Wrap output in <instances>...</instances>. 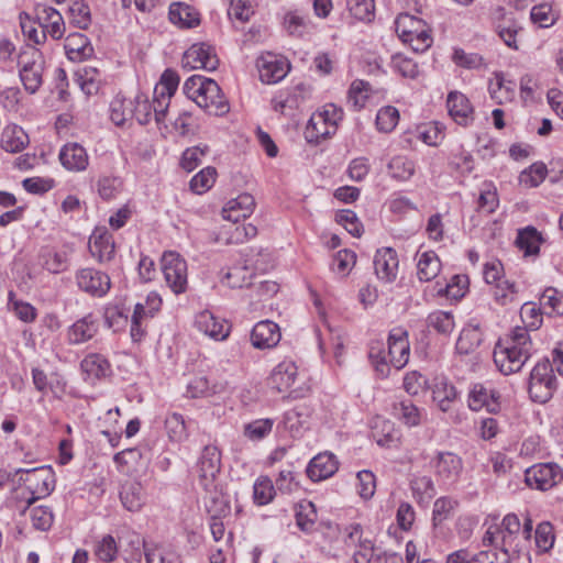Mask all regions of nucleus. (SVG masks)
Wrapping results in <instances>:
<instances>
[{"label": "nucleus", "mask_w": 563, "mask_h": 563, "mask_svg": "<svg viewBox=\"0 0 563 563\" xmlns=\"http://www.w3.org/2000/svg\"><path fill=\"white\" fill-rule=\"evenodd\" d=\"M410 355V343L408 332L401 327L390 330L387 339V350L379 340L372 341L369 344L368 357L375 369L387 377L390 366L401 369L406 366Z\"/></svg>", "instance_id": "f257e3e1"}, {"label": "nucleus", "mask_w": 563, "mask_h": 563, "mask_svg": "<svg viewBox=\"0 0 563 563\" xmlns=\"http://www.w3.org/2000/svg\"><path fill=\"white\" fill-rule=\"evenodd\" d=\"M532 353V341L527 328L515 327L499 340L494 349V362L499 371L509 375L519 372Z\"/></svg>", "instance_id": "f03ea898"}, {"label": "nucleus", "mask_w": 563, "mask_h": 563, "mask_svg": "<svg viewBox=\"0 0 563 563\" xmlns=\"http://www.w3.org/2000/svg\"><path fill=\"white\" fill-rule=\"evenodd\" d=\"M15 475H20L19 482L24 484L27 493V496H22L26 501L22 512L36 500L48 496L55 488V474L51 466L18 468Z\"/></svg>", "instance_id": "7ed1b4c3"}, {"label": "nucleus", "mask_w": 563, "mask_h": 563, "mask_svg": "<svg viewBox=\"0 0 563 563\" xmlns=\"http://www.w3.org/2000/svg\"><path fill=\"white\" fill-rule=\"evenodd\" d=\"M395 31L399 38L410 45L417 52L427 51L432 44L430 31L426 27L422 20L401 13L395 20Z\"/></svg>", "instance_id": "20e7f679"}, {"label": "nucleus", "mask_w": 563, "mask_h": 563, "mask_svg": "<svg viewBox=\"0 0 563 563\" xmlns=\"http://www.w3.org/2000/svg\"><path fill=\"white\" fill-rule=\"evenodd\" d=\"M558 387V380L553 373V365L549 360H543L534 365L530 373L528 391L530 398L540 404L549 401Z\"/></svg>", "instance_id": "39448f33"}, {"label": "nucleus", "mask_w": 563, "mask_h": 563, "mask_svg": "<svg viewBox=\"0 0 563 563\" xmlns=\"http://www.w3.org/2000/svg\"><path fill=\"white\" fill-rule=\"evenodd\" d=\"M162 271L168 287L176 294L187 288V263L176 252H165L162 256Z\"/></svg>", "instance_id": "423d86ee"}, {"label": "nucleus", "mask_w": 563, "mask_h": 563, "mask_svg": "<svg viewBox=\"0 0 563 563\" xmlns=\"http://www.w3.org/2000/svg\"><path fill=\"white\" fill-rule=\"evenodd\" d=\"M199 483L205 490L212 493L217 488L216 479L221 468V452L216 445H206L199 456Z\"/></svg>", "instance_id": "0eeeda50"}, {"label": "nucleus", "mask_w": 563, "mask_h": 563, "mask_svg": "<svg viewBox=\"0 0 563 563\" xmlns=\"http://www.w3.org/2000/svg\"><path fill=\"white\" fill-rule=\"evenodd\" d=\"M525 479L530 487L548 490L563 481V471L556 463H538L527 468Z\"/></svg>", "instance_id": "6e6552de"}, {"label": "nucleus", "mask_w": 563, "mask_h": 563, "mask_svg": "<svg viewBox=\"0 0 563 563\" xmlns=\"http://www.w3.org/2000/svg\"><path fill=\"white\" fill-rule=\"evenodd\" d=\"M75 279L81 291L97 298L104 297L111 288L109 275L90 267L78 269Z\"/></svg>", "instance_id": "1a4fd4ad"}, {"label": "nucleus", "mask_w": 563, "mask_h": 563, "mask_svg": "<svg viewBox=\"0 0 563 563\" xmlns=\"http://www.w3.org/2000/svg\"><path fill=\"white\" fill-rule=\"evenodd\" d=\"M181 63L184 67L189 69L211 71L217 69L219 59L212 46L206 43H197L185 52Z\"/></svg>", "instance_id": "9d476101"}, {"label": "nucleus", "mask_w": 563, "mask_h": 563, "mask_svg": "<svg viewBox=\"0 0 563 563\" xmlns=\"http://www.w3.org/2000/svg\"><path fill=\"white\" fill-rule=\"evenodd\" d=\"M438 481L450 484L457 481L462 470V459L452 452H439L432 460Z\"/></svg>", "instance_id": "9b49d317"}, {"label": "nucleus", "mask_w": 563, "mask_h": 563, "mask_svg": "<svg viewBox=\"0 0 563 563\" xmlns=\"http://www.w3.org/2000/svg\"><path fill=\"white\" fill-rule=\"evenodd\" d=\"M256 66L260 79L264 84H276L284 79L290 69L289 63L285 58H280L274 54L261 56Z\"/></svg>", "instance_id": "f8f14e48"}, {"label": "nucleus", "mask_w": 563, "mask_h": 563, "mask_svg": "<svg viewBox=\"0 0 563 563\" xmlns=\"http://www.w3.org/2000/svg\"><path fill=\"white\" fill-rule=\"evenodd\" d=\"M450 117L459 125L467 126L474 121V109L468 98L460 91H450L446 97Z\"/></svg>", "instance_id": "ddd939ff"}, {"label": "nucleus", "mask_w": 563, "mask_h": 563, "mask_svg": "<svg viewBox=\"0 0 563 563\" xmlns=\"http://www.w3.org/2000/svg\"><path fill=\"white\" fill-rule=\"evenodd\" d=\"M398 255L391 247H383L376 251L374 256V269L378 279L391 283L398 273Z\"/></svg>", "instance_id": "4468645a"}, {"label": "nucleus", "mask_w": 563, "mask_h": 563, "mask_svg": "<svg viewBox=\"0 0 563 563\" xmlns=\"http://www.w3.org/2000/svg\"><path fill=\"white\" fill-rule=\"evenodd\" d=\"M195 325L205 335L216 341H223L230 334L229 323L224 319L217 318L208 310L196 316Z\"/></svg>", "instance_id": "2eb2a0df"}, {"label": "nucleus", "mask_w": 563, "mask_h": 563, "mask_svg": "<svg viewBox=\"0 0 563 563\" xmlns=\"http://www.w3.org/2000/svg\"><path fill=\"white\" fill-rule=\"evenodd\" d=\"M468 407L473 411L485 408L488 412H497L500 408L499 394L483 384H474L468 393Z\"/></svg>", "instance_id": "dca6fc26"}, {"label": "nucleus", "mask_w": 563, "mask_h": 563, "mask_svg": "<svg viewBox=\"0 0 563 563\" xmlns=\"http://www.w3.org/2000/svg\"><path fill=\"white\" fill-rule=\"evenodd\" d=\"M197 106L213 115H222L229 111V103L222 95L221 88L213 79L207 81L203 95L198 99Z\"/></svg>", "instance_id": "f3484780"}, {"label": "nucleus", "mask_w": 563, "mask_h": 563, "mask_svg": "<svg viewBox=\"0 0 563 563\" xmlns=\"http://www.w3.org/2000/svg\"><path fill=\"white\" fill-rule=\"evenodd\" d=\"M282 334L277 323L271 320L257 322L251 332V342L255 349H272L278 344Z\"/></svg>", "instance_id": "a211bd4d"}, {"label": "nucleus", "mask_w": 563, "mask_h": 563, "mask_svg": "<svg viewBox=\"0 0 563 563\" xmlns=\"http://www.w3.org/2000/svg\"><path fill=\"white\" fill-rule=\"evenodd\" d=\"M339 468L334 454L323 452L316 455L308 464L306 473L312 482H320L331 477Z\"/></svg>", "instance_id": "6ab92c4d"}, {"label": "nucleus", "mask_w": 563, "mask_h": 563, "mask_svg": "<svg viewBox=\"0 0 563 563\" xmlns=\"http://www.w3.org/2000/svg\"><path fill=\"white\" fill-rule=\"evenodd\" d=\"M89 251L100 264L110 262L115 254L112 234L107 230H96L89 239Z\"/></svg>", "instance_id": "aec40b11"}, {"label": "nucleus", "mask_w": 563, "mask_h": 563, "mask_svg": "<svg viewBox=\"0 0 563 563\" xmlns=\"http://www.w3.org/2000/svg\"><path fill=\"white\" fill-rule=\"evenodd\" d=\"M59 162L69 172H84L88 167L89 156L79 143H67L59 152Z\"/></svg>", "instance_id": "412c9836"}, {"label": "nucleus", "mask_w": 563, "mask_h": 563, "mask_svg": "<svg viewBox=\"0 0 563 563\" xmlns=\"http://www.w3.org/2000/svg\"><path fill=\"white\" fill-rule=\"evenodd\" d=\"M98 329V321L92 313H88L68 328L67 340L74 345L86 343L97 334Z\"/></svg>", "instance_id": "4be33fe9"}, {"label": "nucleus", "mask_w": 563, "mask_h": 563, "mask_svg": "<svg viewBox=\"0 0 563 563\" xmlns=\"http://www.w3.org/2000/svg\"><path fill=\"white\" fill-rule=\"evenodd\" d=\"M64 48L67 57L73 62H82L93 54V47L89 38L77 32L65 38Z\"/></svg>", "instance_id": "5701e85b"}, {"label": "nucleus", "mask_w": 563, "mask_h": 563, "mask_svg": "<svg viewBox=\"0 0 563 563\" xmlns=\"http://www.w3.org/2000/svg\"><path fill=\"white\" fill-rule=\"evenodd\" d=\"M374 543L368 540H360L358 550L354 553L355 563H401L402 558L397 553L384 552L383 554L374 553Z\"/></svg>", "instance_id": "b1692460"}, {"label": "nucleus", "mask_w": 563, "mask_h": 563, "mask_svg": "<svg viewBox=\"0 0 563 563\" xmlns=\"http://www.w3.org/2000/svg\"><path fill=\"white\" fill-rule=\"evenodd\" d=\"M80 368L86 376L85 379L90 382L103 378L111 373L109 361L98 353L86 355L80 363Z\"/></svg>", "instance_id": "393cba45"}, {"label": "nucleus", "mask_w": 563, "mask_h": 563, "mask_svg": "<svg viewBox=\"0 0 563 563\" xmlns=\"http://www.w3.org/2000/svg\"><path fill=\"white\" fill-rule=\"evenodd\" d=\"M544 242L542 233L534 227L528 225L519 229L515 241L516 246L525 256H536L540 252V245Z\"/></svg>", "instance_id": "a878e982"}, {"label": "nucleus", "mask_w": 563, "mask_h": 563, "mask_svg": "<svg viewBox=\"0 0 563 563\" xmlns=\"http://www.w3.org/2000/svg\"><path fill=\"white\" fill-rule=\"evenodd\" d=\"M30 143L29 135L24 130L16 125H7L1 135V147L9 153H19L23 151Z\"/></svg>", "instance_id": "bb28decb"}, {"label": "nucleus", "mask_w": 563, "mask_h": 563, "mask_svg": "<svg viewBox=\"0 0 563 563\" xmlns=\"http://www.w3.org/2000/svg\"><path fill=\"white\" fill-rule=\"evenodd\" d=\"M297 366L291 361H283L272 372L271 385L279 393L289 389L297 377Z\"/></svg>", "instance_id": "cd10ccee"}, {"label": "nucleus", "mask_w": 563, "mask_h": 563, "mask_svg": "<svg viewBox=\"0 0 563 563\" xmlns=\"http://www.w3.org/2000/svg\"><path fill=\"white\" fill-rule=\"evenodd\" d=\"M169 21L180 29H191L199 24V14L190 5L181 2L172 3L168 12Z\"/></svg>", "instance_id": "c85d7f7f"}, {"label": "nucleus", "mask_w": 563, "mask_h": 563, "mask_svg": "<svg viewBox=\"0 0 563 563\" xmlns=\"http://www.w3.org/2000/svg\"><path fill=\"white\" fill-rule=\"evenodd\" d=\"M120 499L129 511H139L145 504V493L141 483L128 481L122 485Z\"/></svg>", "instance_id": "c756f323"}, {"label": "nucleus", "mask_w": 563, "mask_h": 563, "mask_svg": "<svg viewBox=\"0 0 563 563\" xmlns=\"http://www.w3.org/2000/svg\"><path fill=\"white\" fill-rule=\"evenodd\" d=\"M483 341V333L478 324H467L460 333L456 341V351L460 354H470L474 352Z\"/></svg>", "instance_id": "7c9ffc66"}, {"label": "nucleus", "mask_w": 563, "mask_h": 563, "mask_svg": "<svg viewBox=\"0 0 563 563\" xmlns=\"http://www.w3.org/2000/svg\"><path fill=\"white\" fill-rule=\"evenodd\" d=\"M295 517L298 528L303 532L312 531L318 519L316 506L310 500H301L295 506Z\"/></svg>", "instance_id": "2f4dec72"}, {"label": "nucleus", "mask_w": 563, "mask_h": 563, "mask_svg": "<svg viewBox=\"0 0 563 563\" xmlns=\"http://www.w3.org/2000/svg\"><path fill=\"white\" fill-rule=\"evenodd\" d=\"M253 273L246 265H234L227 269L221 283L230 288H243L252 284Z\"/></svg>", "instance_id": "473e14b6"}, {"label": "nucleus", "mask_w": 563, "mask_h": 563, "mask_svg": "<svg viewBox=\"0 0 563 563\" xmlns=\"http://www.w3.org/2000/svg\"><path fill=\"white\" fill-rule=\"evenodd\" d=\"M441 263L438 255L430 251L422 253L417 263V276L421 282H430L438 276Z\"/></svg>", "instance_id": "72a5a7b5"}, {"label": "nucleus", "mask_w": 563, "mask_h": 563, "mask_svg": "<svg viewBox=\"0 0 563 563\" xmlns=\"http://www.w3.org/2000/svg\"><path fill=\"white\" fill-rule=\"evenodd\" d=\"M499 538L501 539V550L508 551L517 538L521 523L517 515L508 514L504 517L500 525H497Z\"/></svg>", "instance_id": "f704fd0d"}, {"label": "nucleus", "mask_w": 563, "mask_h": 563, "mask_svg": "<svg viewBox=\"0 0 563 563\" xmlns=\"http://www.w3.org/2000/svg\"><path fill=\"white\" fill-rule=\"evenodd\" d=\"M332 132H330V128L324 122L321 114L314 112L310 117L308 124L305 129V139L308 143H319L321 140L330 137Z\"/></svg>", "instance_id": "c9c22d12"}, {"label": "nucleus", "mask_w": 563, "mask_h": 563, "mask_svg": "<svg viewBox=\"0 0 563 563\" xmlns=\"http://www.w3.org/2000/svg\"><path fill=\"white\" fill-rule=\"evenodd\" d=\"M118 544L111 534L103 536L100 540L96 541L93 547V555L102 563H111L118 556Z\"/></svg>", "instance_id": "e433bc0d"}, {"label": "nucleus", "mask_w": 563, "mask_h": 563, "mask_svg": "<svg viewBox=\"0 0 563 563\" xmlns=\"http://www.w3.org/2000/svg\"><path fill=\"white\" fill-rule=\"evenodd\" d=\"M77 79L81 90L88 95H96L101 82L100 73L97 68L84 66L77 71Z\"/></svg>", "instance_id": "4c0bfd02"}, {"label": "nucleus", "mask_w": 563, "mask_h": 563, "mask_svg": "<svg viewBox=\"0 0 563 563\" xmlns=\"http://www.w3.org/2000/svg\"><path fill=\"white\" fill-rule=\"evenodd\" d=\"M129 309L119 305H109L104 309V322L114 332L124 329L129 322Z\"/></svg>", "instance_id": "58836bf2"}, {"label": "nucleus", "mask_w": 563, "mask_h": 563, "mask_svg": "<svg viewBox=\"0 0 563 563\" xmlns=\"http://www.w3.org/2000/svg\"><path fill=\"white\" fill-rule=\"evenodd\" d=\"M410 487L419 504H428L437 494L433 481L429 476L415 477Z\"/></svg>", "instance_id": "ea45409f"}, {"label": "nucleus", "mask_w": 563, "mask_h": 563, "mask_svg": "<svg viewBox=\"0 0 563 563\" xmlns=\"http://www.w3.org/2000/svg\"><path fill=\"white\" fill-rule=\"evenodd\" d=\"M456 396L455 387L446 380H439L433 388V400L437 401L440 410L443 412L451 409V405Z\"/></svg>", "instance_id": "a19ab883"}, {"label": "nucleus", "mask_w": 563, "mask_h": 563, "mask_svg": "<svg viewBox=\"0 0 563 563\" xmlns=\"http://www.w3.org/2000/svg\"><path fill=\"white\" fill-rule=\"evenodd\" d=\"M389 175L397 180H408L415 174V163L406 156H395L388 164Z\"/></svg>", "instance_id": "79ce46f5"}, {"label": "nucleus", "mask_w": 563, "mask_h": 563, "mask_svg": "<svg viewBox=\"0 0 563 563\" xmlns=\"http://www.w3.org/2000/svg\"><path fill=\"white\" fill-rule=\"evenodd\" d=\"M427 324L443 335H449L455 327L453 314L442 310L431 312L427 318Z\"/></svg>", "instance_id": "37998d69"}, {"label": "nucleus", "mask_w": 563, "mask_h": 563, "mask_svg": "<svg viewBox=\"0 0 563 563\" xmlns=\"http://www.w3.org/2000/svg\"><path fill=\"white\" fill-rule=\"evenodd\" d=\"M543 313L544 310L534 302L523 303L520 309V318L525 324L522 328H527L528 332L538 330L542 325Z\"/></svg>", "instance_id": "c03bdc74"}, {"label": "nucleus", "mask_w": 563, "mask_h": 563, "mask_svg": "<svg viewBox=\"0 0 563 563\" xmlns=\"http://www.w3.org/2000/svg\"><path fill=\"white\" fill-rule=\"evenodd\" d=\"M275 421L271 418L256 419L244 426V435L251 441H261L273 430Z\"/></svg>", "instance_id": "a18cd8bd"}, {"label": "nucleus", "mask_w": 563, "mask_h": 563, "mask_svg": "<svg viewBox=\"0 0 563 563\" xmlns=\"http://www.w3.org/2000/svg\"><path fill=\"white\" fill-rule=\"evenodd\" d=\"M133 101L123 98H114L110 104V118L115 125H123L133 118Z\"/></svg>", "instance_id": "49530a36"}, {"label": "nucleus", "mask_w": 563, "mask_h": 563, "mask_svg": "<svg viewBox=\"0 0 563 563\" xmlns=\"http://www.w3.org/2000/svg\"><path fill=\"white\" fill-rule=\"evenodd\" d=\"M540 305L545 314H563V295H560L555 288L549 287L543 291Z\"/></svg>", "instance_id": "de8ad7c7"}, {"label": "nucleus", "mask_w": 563, "mask_h": 563, "mask_svg": "<svg viewBox=\"0 0 563 563\" xmlns=\"http://www.w3.org/2000/svg\"><path fill=\"white\" fill-rule=\"evenodd\" d=\"M395 415L408 427H416L421 422V411L410 400H402L394 406Z\"/></svg>", "instance_id": "09e8293b"}, {"label": "nucleus", "mask_w": 563, "mask_h": 563, "mask_svg": "<svg viewBox=\"0 0 563 563\" xmlns=\"http://www.w3.org/2000/svg\"><path fill=\"white\" fill-rule=\"evenodd\" d=\"M275 496L273 482L267 476L258 477L253 486V498L255 504L264 506L269 504Z\"/></svg>", "instance_id": "8fccbe9b"}, {"label": "nucleus", "mask_w": 563, "mask_h": 563, "mask_svg": "<svg viewBox=\"0 0 563 563\" xmlns=\"http://www.w3.org/2000/svg\"><path fill=\"white\" fill-rule=\"evenodd\" d=\"M351 15L364 22H371L375 15L374 0H346Z\"/></svg>", "instance_id": "3c124183"}, {"label": "nucleus", "mask_w": 563, "mask_h": 563, "mask_svg": "<svg viewBox=\"0 0 563 563\" xmlns=\"http://www.w3.org/2000/svg\"><path fill=\"white\" fill-rule=\"evenodd\" d=\"M122 180L117 176H101L97 181V191L101 199L111 200L122 189Z\"/></svg>", "instance_id": "603ef678"}, {"label": "nucleus", "mask_w": 563, "mask_h": 563, "mask_svg": "<svg viewBox=\"0 0 563 563\" xmlns=\"http://www.w3.org/2000/svg\"><path fill=\"white\" fill-rule=\"evenodd\" d=\"M68 253L66 251H47L43 254V267L49 273L59 274L68 268Z\"/></svg>", "instance_id": "864d4df0"}, {"label": "nucleus", "mask_w": 563, "mask_h": 563, "mask_svg": "<svg viewBox=\"0 0 563 563\" xmlns=\"http://www.w3.org/2000/svg\"><path fill=\"white\" fill-rule=\"evenodd\" d=\"M536 545L540 552H548L552 549L555 540L554 529L551 522L542 521L537 526L534 533Z\"/></svg>", "instance_id": "5fc2aeb1"}, {"label": "nucleus", "mask_w": 563, "mask_h": 563, "mask_svg": "<svg viewBox=\"0 0 563 563\" xmlns=\"http://www.w3.org/2000/svg\"><path fill=\"white\" fill-rule=\"evenodd\" d=\"M44 67L35 66L25 69H19L20 79L24 89L30 93H35L43 84Z\"/></svg>", "instance_id": "6e6d98bb"}, {"label": "nucleus", "mask_w": 563, "mask_h": 563, "mask_svg": "<svg viewBox=\"0 0 563 563\" xmlns=\"http://www.w3.org/2000/svg\"><path fill=\"white\" fill-rule=\"evenodd\" d=\"M547 174L544 164H533L520 174L519 183L527 188H534L544 180Z\"/></svg>", "instance_id": "4d7b16f0"}, {"label": "nucleus", "mask_w": 563, "mask_h": 563, "mask_svg": "<svg viewBox=\"0 0 563 563\" xmlns=\"http://www.w3.org/2000/svg\"><path fill=\"white\" fill-rule=\"evenodd\" d=\"M399 121V111L391 106L383 107L376 115V126L379 131L391 132Z\"/></svg>", "instance_id": "13d9d810"}, {"label": "nucleus", "mask_w": 563, "mask_h": 563, "mask_svg": "<svg viewBox=\"0 0 563 563\" xmlns=\"http://www.w3.org/2000/svg\"><path fill=\"white\" fill-rule=\"evenodd\" d=\"M356 263V254L347 249L340 250L333 257L332 271L345 277Z\"/></svg>", "instance_id": "bf43d9fd"}, {"label": "nucleus", "mask_w": 563, "mask_h": 563, "mask_svg": "<svg viewBox=\"0 0 563 563\" xmlns=\"http://www.w3.org/2000/svg\"><path fill=\"white\" fill-rule=\"evenodd\" d=\"M217 170L214 167H206L201 169L190 180V188L197 194H202L209 190L216 181Z\"/></svg>", "instance_id": "052dcab7"}, {"label": "nucleus", "mask_w": 563, "mask_h": 563, "mask_svg": "<svg viewBox=\"0 0 563 563\" xmlns=\"http://www.w3.org/2000/svg\"><path fill=\"white\" fill-rule=\"evenodd\" d=\"M20 25L24 36L34 44H42L46 40L45 31L37 29V22L26 13L20 14Z\"/></svg>", "instance_id": "680f3d73"}, {"label": "nucleus", "mask_w": 563, "mask_h": 563, "mask_svg": "<svg viewBox=\"0 0 563 563\" xmlns=\"http://www.w3.org/2000/svg\"><path fill=\"white\" fill-rule=\"evenodd\" d=\"M132 101L133 118L142 125L147 124L154 117L151 101L143 93L136 95Z\"/></svg>", "instance_id": "e2e57ef3"}, {"label": "nucleus", "mask_w": 563, "mask_h": 563, "mask_svg": "<svg viewBox=\"0 0 563 563\" xmlns=\"http://www.w3.org/2000/svg\"><path fill=\"white\" fill-rule=\"evenodd\" d=\"M165 428L172 441L180 442L187 437L185 420L179 413H172L165 420Z\"/></svg>", "instance_id": "0e129e2a"}, {"label": "nucleus", "mask_w": 563, "mask_h": 563, "mask_svg": "<svg viewBox=\"0 0 563 563\" xmlns=\"http://www.w3.org/2000/svg\"><path fill=\"white\" fill-rule=\"evenodd\" d=\"M335 220L343 225L345 230L353 236L360 238L363 233V224L352 210H341L336 212Z\"/></svg>", "instance_id": "69168bd1"}, {"label": "nucleus", "mask_w": 563, "mask_h": 563, "mask_svg": "<svg viewBox=\"0 0 563 563\" xmlns=\"http://www.w3.org/2000/svg\"><path fill=\"white\" fill-rule=\"evenodd\" d=\"M18 65L20 69L33 68L36 65L44 67L42 53L32 45H26L18 54Z\"/></svg>", "instance_id": "338daca9"}, {"label": "nucleus", "mask_w": 563, "mask_h": 563, "mask_svg": "<svg viewBox=\"0 0 563 563\" xmlns=\"http://www.w3.org/2000/svg\"><path fill=\"white\" fill-rule=\"evenodd\" d=\"M499 205L496 189L492 185H486L481 190L477 199V210L487 214L495 212Z\"/></svg>", "instance_id": "774afa93"}]
</instances>
